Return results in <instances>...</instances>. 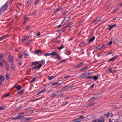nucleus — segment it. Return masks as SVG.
<instances>
[{
    "mask_svg": "<svg viewBox=\"0 0 122 122\" xmlns=\"http://www.w3.org/2000/svg\"><path fill=\"white\" fill-rule=\"evenodd\" d=\"M83 116H81L79 117L78 118L73 120V122H78L82 121L83 120Z\"/></svg>",
    "mask_w": 122,
    "mask_h": 122,
    "instance_id": "nucleus-2",
    "label": "nucleus"
},
{
    "mask_svg": "<svg viewBox=\"0 0 122 122\" xmlns=\"http://www.w3.org/2000/svg\"><path fill=\"white\" fill-rule=\"evenodd\" d=\"M64 47V46L63 45H61L58 48V50H60L63 49Z\"/></svg>",
    "mask_w": 122,
    "mask_h": 122,
    "instance_id": "nucleus-17",
    "label": "nucleus"
},
{
    "mask_svg": "<svg viewBox=\"0 0 122 122\" xmlns=\"http://www.w3.org/2000/svg\"><path fill=\"white\" fill-rule=\"evenodd\" d=\"M25 20L24 21V22L25 23V21L29 19L28 18H27V17H25L24 18Z\"/></svg>",
    "mask_w": 122,
    "mask_h": 122,
    "instance_id": "nucleus-56",
    "label": "nucleus"
},
{
    "mask_svg": "<svg viewBox=\"0 0 122 122\" xmlns=\"http://www.w3.org/2000/svg\"><path fill=\"white\" fill-rule=\"evenodd\" d=\"M71 76H64V77L65 79H66Z\"/></svg>",
    "mask_w": 122,
    "mask_h": 122,
    "instance_id": "nucleus-57",
    "label": "nucleus"
},
{
    "mask_svg": "<svg viewBox=\"0 0 122 122\" xmlns=\"http://www.w3.org/2000/svg\"><path fill=\"white\" fill-rule=\"evenodd\" d=\"M41 62L44 65V64L45 63V60L44 59H43L41 60Z\"/></svg>",
    "mask_w": 122,
    "mask_h": 122,
    "instance_id": "nucleus-47",
    "label": "nucleus"
},
{
    "mask_svg": "<svg viewBox=\"0 0 122 122\" xmlns=\"http://www.w3.org/2000/svg\"><path fill=\"white\" fill-rule=\"evenodd\" d=\"M63 83V82L62 81H59L58 82H55L51 84V86H52L55 85H57L58 86H60L61 84Z\"/></svg>",
    "mask_w": 122,
    "mask_h": 122,
    "instance_id": "nucleus-4",
    "label": "nucleus"
},
{
    "mask_svg": "<svg viewBox=\"0 0 122 122\" xmlns=\"http://www.w3.org/2000/svg\"><path fill=\"white\" fill-rule=\"evenodd\" d=\"M46 91V90L45 89H43L41 91H40L41 93H43L45 92Z\"/></svg>",
    "mask_w": 122,
    "mask_h": 122,
    "instance_id": "nucleus-46",
    "label": "nucleus"
},
{
    "mask_svg": "<svg viewBox=\"0 0 122 122\" xmlns=\"http://www.w3.org/2000/svg\"><path fill=\"white\" fill-rule=\"evenodd\" d=\"M4 78L3 76L0 75V80L1 81H3L4 80Z\"/></svg>",
    "mask_w": 122,
    "mask_h": 122,
    "instance_id": "nucleus-20",
    "label": "nucleus"
},
{
    "mask_svg": "<svg viewBox=\"0 0 122 122\" xmlns=\"http://www.w3.org/2000/svg\"><path fill=\"white\" fill-rule=\"evenodd\" d=\"M95 39V37L93 36L92 38L90 39L89 40L88 43L91 42H92Z\"/></svg>",
    "mask_w": 122,
    "mask_h": 122,
    "instance_id": "nucleus-10",
    "label": "nucleus"
},
{
    "mask_svg": "<svg viewBox=\"0 0 122 122\" xmlns=\"http://www.w3.org/2000/svg\"><path fill=\"white\" fill-rule=\"evenodd\" d=\"M92 78L95 81L98 78V77L97 76H92Z\"/></svg>",
    "mask_w": 122,
    "mask_h": 122,
    "instance_id": "nucleus-25",
    "label": "nucleus"
},
{
    "mask_svg": "<svg viewBox=\"0 0 122 122\" xmlns=\"http://www.w3.org/2000/svg\"><path fill=\"white\" fill-rule=\"evenodd\" d=\"M37 63H38L37 62H33L32 63V65H36Z\"/></svg>",
    "mask_w": 122,
    "mask_h": 122,
    "instance_id": "nucleus-48",
    "label": "nucleus"
},
{
    "mask_svg": "<svg viewBox=\"0 0 122 122\" xmlns=\"http://www.w3.org/2000/svg\"><path fill=\"white\" fill-rule=\"evenodd\" d=\"M0 60L2 62H3L4 63L5 62L4 60L3 59H1Z\"/></svg>",
    "mask_w": 122,
    "mask_h": 122,
    "instance_id": "nucleus-61",
    "label": "nucleus"
},
{
    "mask_svg": "<svg viewBox=\"0 0 122 122\" xmlns=\"http://www.w3.org/2000/svg\"><path fill=\"white\" fill-rule=\"evenodd\" d=\"M92 78V76H91V77H88L86 79H90Z\"/></svg>",
    "mask_w": 122,
    "mask_h": 122,
    "instance_id": "nucleus-54",
    "label": "nucleus"
},
{
    "mask_svg": "<svg viewBox=\"0 0 122 122\" xmlns=\"http://www.w3.org/2000/svg\"><path fill=\"white\" fill-rule=\"evenodd\" d=\"M51 55L50 53H46L44 54V56H49Z\"/></svg>",
    "mask_w": 122,
    "mask_h": 122,
    "instance_id": "nucleus-32",
    "label": "nucleus"
},
{
    "mask_svg": "<svg viewBox=\"0 0 122 122\" xmlns=\"http://www.w3.org/2000/svg\"><path fill=\"white\" fill-rule=\"evenodd\" d=\"M97 119H96L95 120H93L92 122H97Z\"/></svg>",
    "mask_w": 122,
    "mask_h": 122,
    "instance_id": "nucleus-49",
    "label": "nucleus"
},
{
    "mask_svg": "<svg viewBox=\"0 0 122 122\" xmlns=\"http://www.w3.org/2000/svg\"><path fill=\"white\" fill-rule=\"evenodd\" d=\"M98 22V21H97L96 19L93 21L92 22V23L95 25Z\"/></svg>",
    "mask_w": 122,
    "mask_h": 122,
    "instance_id": "nucleus-29",
    "label": "nucleus"
},
{
    "mask_svg": "<svg viewBox=\"0 0 122 122\" xmlns=\"http://www.w3.org/2000/svg\"><path fill=\"white\" fill-rule=\"evenodd\" d=\"M13 56L11 55H9L8 57V60L10 61V63L13 62Z\"/></svg>",
    "mask_w": 122,
    "mask_h": 122,
    "instance_id": "nucleus-5",
    "label": "nucleus"
},
{
    "mask_svg": "<svg viewBox=\"0 0 122 122\" xmlns=\"http://www.w3.org/2000/svg\"><path fill=\"white\" fill-rule=\"evenodd\" d=\"M17 119H19L18 118V116H17L16 117H15L14 118H13L12 119L14 120H15Z\"/></svg>",
    "mask_w": 122,
    "mask_h": 122,
    "instance_id": "nucleus-50",
    "label": "nucleus"
},
{
    "mask_svg": "<svg viewBox=\"0 0 122 122\" xmlns=\"http://www.w3.org/2000/svg\"><path fill=\"white\" fill-rule=\"evenodd\" d=\"M96 98L95 97H92L90 98V100H94Z\"/></svg>",
    "mask_w": 122,
    "mask_h": 122,
    "instance_id": "nucleus-37",
    "label": "nucleus"
},
{
    "mask_svg": "<svg viewBox=\"0 0 122 122\" xmlns=\"http://www.w3.org/2000/svg\"><path fill=\"white\" fill-rule=\"evenodd\" d=\"M60 37L59 36H58L57 37H56L55 38V40H56V41H57V40H58V39L59 38H60Z\"/></svg>",
    "mask_w": 122,
    "mask_h": 122,
    "instance_id": "nucleus-60",
    "label": "nucleus"
},
{
    "mask_svg": "<svg viewBox=\"0 0 122 122\" xmlns=\"http://www.w3.org/2000/svg\"><path fill=\"white\" fill-rule=\"evenodd\" d=\"M39 1V0H36L35 3V4L36 5L38 2Z\"/></svg>",
    "mask_w": 122,
    "mask_h": 122,
    "instance_id": "nucleus-62",
    "label": "nucleus"
},
{
    "mask_svg": "<svg viewBox=\"0 0 122 122\" xmlns=\"http://www.w3.org/2000/svg\"><path fill=\"white\" fill-rule=\"evenodd\" d=\"M100 46H101V48H103V47H104V48H105L106 47H107L104 44H103L102 45H101Z\"/></svg>",
    "mask_w": 122,
    "mask_h": 122,
    "instance_id": "nucleus-31",
    "label": "nucleus"
},
{
    "mask_svg": "<svg viewBox=\"0 0 122 122\" xmlns=\"http://www.w3.org/2000/svg\"><path fill=\"white\" fill-rule=\"evenodd\" d=\"M25 91V89H23L22 90L20 91L18 93V94H20L23 93Z\"/></svg>",
    "mask_w": 122,
    "mask_h": 122,
    "instance_id": "nucleus-24",
    "label": "nucleus"
},
{
    "mask_svg": "<svg viewBox=\"0 0 122 122\" xmlns=\"http://www.w3.org/2000/svg\"><path fill=\"white\" fill-rule=\"evenodd\" d=\"M5 67L6 69L8 71L9 70V66H6Z\"/></svg>",
    "mask_w": 122,
    "mask_h": 122,
    "instance_id": "nucleus-41",
    "label": "nucleus"
},
{
    "mask_svg": "<svg viewBox=\"0 0 122 122\" xmlns=\"http://www.w3.org/2000/svg\"><path fill=\"white\" fill-rule=\"evenodd\" d=\"M55 76H51L49 77H48V79L49 80H50L52 79H53Z\"/></svg>",
    "mask_w": 122,
    "mask_h": 122,
    "instance_id": "nucleus-22",
    "label": "nucleus"
},
{
    "mask_svg": "<svg viewBox=\"0 0 122 122\" xmlns=\"http://www.w3.org/2000/svg\"><path fill=\"white\" fill-rule=\"evenodd\" d=\"M38 69V68L37 67V66H35L34 67H33L32 68V69Z\"/></svg>",
    "mask_w": 122,
    "mask_h": 122,
    "instance_id": "nucleus-42",
    "label": "nucleus"
},
{
    "mask_svg": "<svg viewBox=\"0 0 122 122\" xmlns=\"http://www.w3.org/2000/svg\"><path fill=\"white\" fill-rule=\"evenodd\" d=\"M84 43H83V42L81 43L80 44H79V46H82V45H83Z\"/></svg>",
    "mask_w": 122,
    "mask_h": 122,
    "instance_id": "nucleus-52",
    "label": "nucleus"
},
{
    "mask_svg": "<svg viewBox=\"0 0 122 122\" xmlns=\"http://www.w3.org/2000/svg\"><path fill=\"white\" fill-rule=\"evenodd\" d=\"M10 65L11 66V67L12 69H13V70H14V69H13V68L14 67V66L13 62L10 63Z\"/></svg>",
    "mask_w": 122,
    "mask_h": 122,
    "instance_id": "nucleus-28",
    "label": "nucleus"
},
{
    "mask_svg": "<svg viewBox=\"0 0 122 122\" xmlns=\"http://www.w3.org/2000/svg\"><path fill=\"white\" fill-rule=\"evenodd\" d=\"M88 68V66H86L81 69L80 70V72H82L83 71H85Z\"/></svg>",
    "mask_w": 122,
    "mask_h": 122,
    "instance_id": "nucleus-6",
    "label": "nucleus"
},
{
    "mask_svg": "<svg viewBox=\"0 0 122 122\" xmlns=\"http://www.w3.org/2000/svg\"><path fill=\"white\" fill-rule=\"evenodd\" d=\"M56 42L57 43H60L61 42V41L60 40H58L56 41Z\"/></svg>",
    "mask_w": 122,
    "mask_h": 122,
    "instance_id": "nucleus-59",
    "label": "nucleus"
},
{
    "mask_svg": "<svg viewBox=\"0 0 122 122\" xmlns=\"http://www.w3.org/2000/svg\"><path fill=\"white\" fill-rule=\"evenodd\" d=\"M15 87L16 88L17 90H19L21 88V87L20 86L18 85L15 86Z\"/></svg>",
    "mask_w": 122,
    "mask_h": 122,
    "instance_id": "nucleus-16",
    "label": "nucleus"
},
{
    "mask_svg": "<svg viewBox=\"0 0 122 122\" xmlns=\"http://www.w3.org/2000/svg\"><path fill=\"white\" fill-rule=\"evenodd\" d=\"M51 55L52 56H53L54 55H56L57 53L55 52H52L51 53H50Z\"/></svg>",
    "mask_w": 122,
    "mask_h": 122,
    "instance_id": "nucleus-19",
    "label": "nucleus"
},
{
    "mask_svg": "<svg viewBox=\"0 0 122 122\" xmlns=\"http://www.w3.org/2000/svg\"><path fill=\"white\" fill-rule=\"evenodd\" d=\"M62 8L61 6H60L57 8L54 11V12L55 13L57 12L58 11L60 10Z\"/></svg>",
    "mask_w": 122,
    "mask_h": 122,
    "instance_id": "nucleus-9",
    "label": "nucleus"
},
{
    "mask_svg": "<svg viewBox=\"0 0 122 122\" xmlns=\"http://www.w3.org/2000/svg\"><path fill=\"white\" fill-rule=\"evenodd\" d=\"M56 95L55 93H53L52 95H51L50 97H54Z\"/></svg>",
    "mask_w": 122,
    "mask_h": 122,
    "instance_id": "nucleus-35",
    "label": "nucleus"
},
{
    "mask_svg": "<svg viewBox=\"0 0 122 122\" xmlns=\"http://www.w3.org/2000/svg\"><path fill=\"white\" fill-rule=\"evenodd\" d=\"M37 77H34L33 79H32L30 81V83H32L33 82H34L35 81L36 79V78Z\"/></svg>",
    "mask_w": 122,
    "mask_h": 122,
    "instance_id": "nucleus-23",
    "label": "nucleus"
},
{
    "mask_svg": "<svg viewBox=\"0 0 122 122\" xmlns=\"http://www.w3.org/2000/svg\"><path fill=\"white\" fill-rule=\"evenodd\" d=\"M24 56L25 57H26L27 56H28L29 54L27 53V52L26 51H24V52L23 53Z\"/></svg>",
    "mask_w": 122,
    "mask_h": 122,
    "instance_id": "nucleus-14",
    "label": "nucleus"
},
{
    "mask_svg": "<svg viewBox=\"0 0 122 122\" xmlns=\"http://www.w3.org/2000/svg\"><path fill=\"white\" fill-rule=\"evenodd\" d=\"M84 62H82L79 63L78 64L76 65L74 67V68H79L80 67L82 66V65L84 64Z\"/></svg>",
    "mask_w": 122,
    "mask_h": 122,
    "instance_id": "nucleus-3",
    "label": "nucleus"
},
{
    "mask_svg": "<svg viewBox=\"0 0 122 122\" xmlns=\"http://www.w3.org/2000/svg\"><path fill=\"white\" fill-rule=\"evenodd\" d=\"M103 52V51H101V52L99 53L98 55L97 56L98 57H99L100 56H101V55H100V54L102 53Z\"/></svg>",
    "mask_w": 122,
    "mask_h": 122,
    "instance_id": "nucleus-55",
    "label": "nucleus"
},
{
    "mask_svg": "<svg viewBox=\"0 0 122 122\" xmlns=\"http://www.w3.org/2000/svg\"><path fill=\"white\" fill-rule=\"evenodd\" d=\"M24 115L23 113H20V114H19L18 116L19 119H21L24 117Z\"/></svg>",
    "mask_w": 122,
    "mask_h": 122,
    "instance_id": "nucleus-7",
    "label": "nucleus"
},
{
    "mask_svg": "<svg viewBox=\"0 0 122 122\" xmlns=\"http://www.w3.org/2000/svg\"><path fill=\"white\" fill-rule=\"evenodd\" d=\"M81 76L83 78H84L87 76V74L86 73H84L82 74Z\"/></svg>",
    "mask_w": 122,
    "mask_h": 122,
    "instance_id": "nucleus-11",
    "label": "nucleus"
},
{
    "mask_svg": "<svg viewBox=\"0 0 122 122\" xmlns=\"http://www.w3.org/2000/svg\"><path fill=\"white\" fill-rule=\"evenodd\" d=\"M25 38H26L27 39H29L31 37V36L30 35H27V36H25Z\"/></svg>",
    "mask_w": 122,
    "mask_h": 122,
    "instance_id": "nucleus-26",
    "label": "nucleus"
},
{
    "mask_svg": "<svg viewBox=\"0 0 122 122\" xmlns=\"http://www.w3.org/2000/svg\"><path fill=\"white\" fill-rule=\"evenodd\" d=\"M30 118H24L23 120H24V121L25 122H27L28 120H30Z\"/></svg>",
    "mask_w": 122,
    "mask_h": 122,
    "instance_id": "nucleus-33",
    "label": "nucleus"
},
{
    "mask_svg": "<svg viewBox=\"0 0 122 122\" xmlns=\"http://www.w3.org/2000/svg\"><path fill=\"white\" fill-rule=\"evenodd\" d=\"M30 28V27L29 26H27L26 27V30H28Z\"/></svg>",
    "mask_w": 122,
    "mask_h": 122,
    "instance_id": "nucleus-36",
    "label": "nucleus"
},
{
    "mask_svg": "<svg viewBox=\"0 0 122 122\" xmlns=\"http://www.w3.org/2000/svg\"><path fill=\"white\" fill-rule=\"evenodd\" d=\"M73 24V23L71 22L68 23V24L63 29V30H64L65 28H66L67 27H69L70 26L72 25Z\"/></svg>",
    "mask_w": 122,
    "mask_h": 122,
    "instance_id": "nucleus-8",
    "label": "nucleus"
},
{
    "mask_svg": "<svg viewBox=\"0 0 122 122\" xmlns=\"http://www.w3.org/2000/svg\"><path fill=\"white\" fill-rule=\"evenodd\" d=\"M42 66V65L41 64H39L38 66H37L38 69L40 68Z\"/></svg>",
    "mask_w": 122,
    "mask_h": 122,
    "instance_id": "nucleus-43",
    "label": "nucleus"
},
{
    "mask_svg": "<svg viewBox=\"0 0 122 122\" xmlns=\"http://www.w3.org/2000/svg\"><path fill=\"white\" fill-rule=\"evenodd\" d=\"M69 87L68 86H65L62 88V90L63 91H65Z\"/></svg>",
    "mask_w": 122,
    "mask_h": 122,
    "instance_id": "nucleus-15",
    "label": "nucleus"
},
{
    "mask_svg": "<svg viewBox=\"0 0 122 122\" xmlns=\"http://www.w3.org/2000/svg\"><path fill=\"white\" fill-rule=\"evenodd\" d=\"M10 1H8L0 9V14L1 15L7 9L8 7V3H11L12 0H9Z\"/></svg>",
    "mask_w": 122,
    "mask_h": 122,
    "instance_id": "nucleus-1",
    "label": "nucleus"
},
{
    "mask_svg": "<svg viewBox=\"0 0 122 122\" xmlns=\"http://www.w3.org/2000/svg\"><path fill=\"white\" fill-rule=\"evenodd\" d=\"M9 94H6L4 96L5 97H6L7 96H8L10 95Z\"/></svg>",
    "mask_w": 122,
    "mask_h": 122,
    "instance_id": "nucleus-63",
    "label": "nucleus"
},
{
    "mask_svg": "<svg viewBox=\"0 0 122 122\" xmlns=\"http://www.w3.org/2000/svg\"><path fill=\"white\" fill-rule=\"evenodd\" d=\"M95 104V103L94 102H91L90 103H89L88 106H92L94 105Z\"/></svg>",
    "mask_w": 122,
    "mask_h": 122,
    "instance_id": "nucleus-21",
    "label": "nucleus"
},
{
    "mask_svg": "<svg viewBox=\"0 0 122 122\" xmlns=\"http://www.w3.org/2000/svg\"><path fill=\"white\" fill-rule=\"evenodd\" d=\"M118 10V9H117V8L115 9L113 11V13H115L116 11Z\"/></svg>",
    "mask_w": 122,
    "mask_h": 122,
    "instance_id": "nucleus-53",
    "label": "nucleus"
},
{
    "mask_svg": "<svg viewBox=\"0 0 122 122\" xmlns=\"http://www.w3.org/2000/svg\"><path fill=\"white\" fill-rule=\"evenodd\" d=\"M32 40H29L27 42V43H29L31 42H32Z\"/></svg>",
    "mask_w": 122,
    "mask_h": 122,
    "instance_id": "nucleus-64",
    "label": "nucleus"
},
{
    "mask_svg": "<svg viewBox=\"0 0 122 122\" xmlns=\"http://www.w3.org/2000/svg\"><path fill=\"white\" fill-rule=\"evenodd\" d=\"M97 122H104L103 119L102 118H100L97 119Z\"/></svg>",
    "mask_w": 122,
    "mask_h": 122,
    "instance_id": "nucleus-12",
    "label": "nucleus"
},
{
    "mask_svg": "<svg viewBox=\"0 0 122 122\" xmlns=\"http://www.w3.org/2000/svg\"><path fill=\"white\" fill-rule=\"evenodd\" d=\"M66 60L64 59V60H61L59 61V62L60 63H62L63 62L65 61Z\"/></svg>",
    "mask_w": 122,
    "mask_h": 122,
    "instance_id": "nucleus-44",
    "label": "nucleus"
},
{
    "mask_svg": "<svg viewBox=\"0 0 122 122\" xmlns=\"http://www.w3.org/2000/svg\"><path fill=\"white\" fill-rule=\"evenodd\" d=\"M56 58L58 59H61L60 57L57 54L56 55Z\"/></svg>",
    "mask_w": 122,
    "mask_h": 122,
    "instance_id": "nucleus-38",
    "label": "nucleus"
},
{
    "mask_svg": "<svg viewBox=\"0 0 122 122\" xmlns=\"http://www.w3.org/2000/svg\"><path fill=\"white\" fill-rule=\"evenodd\" d=\"M36 13V11H35L32 14V15H35Z\"/></svg>",
    "mask_w": 122,
    "mask_h": 122,
    "instance_id": "nucleus-58",
    "label": "nucleus"
},
{
    "mask_svg": "<svg viewBox=\"0 0 122 122\" xmlns=\"http://www.w3.org/2000/svg\"><path fill=\"white\" fill-rule=\"evenodd\" d=\"M104 115L107 117H109V113H108L107 114H105Z\"/></svg>",
    "mask_w": 122,
    "mask_h": 122,
    "instance_id": "nucleus-40",
    "label": "nucleus"
},
{
    "mask_svg": "<svg viewBox=\"0 0 122 122\" xmlns=\"http://www.w3.org/2000/svg\"><path fill=\"white\" fill-rule=\"evenodd\" d=\"M64 94H60L59 95V97H62L64 95Z\"/></svg>",
    "mask_w": 122,
    "mask_h": 122,
    "instance_id": "nucleus-51",
    "label": "nucleus"
},
{
    "mask_svg": "<svg viewBox=\"0 0 122 122\" xmlns=\"http://www.w3.org/2000/svg\"><path fill=\"white\" fill-rule=\"evenodd\" d=\"M101 46H97L96 47V50H99L101 48Z\"/></svg>",
    "mask_w": 122,
    "mask_h": 122,
    "instance_id": "nucleus-34",
    "label": "nucleus"
},
{
    "mask_svg": "<svg viewBox=\"0 0 122 122\" xmlns=\"http://www.w3.org/2000/svg\"><path fill=\"white\" fill-rule=\"evenodd\" d=\"M117 56H115L113 57L112 58H111L109 60V61H111L114 60L117 58Z\"/></svg>",
    "mask_w": 122,
    "mask_h": 122,
    "instance_id": "nucleus-13",
    "label": "nucleus"
},
{
    "mask_svg": "<svg viewBox=\"0 0 122 122\" xmlns=\"http://www.w3.org/2000/svg\"><path fill=\"white\" fill-rule=\"evenodd\" d=\"M5 107V106L0 107V110H2L4 109Z\"/></svg>",
    "mask_w": 122,
    "mask_h": 122,
    "instance_id": "nucleus-27",
    "label": "nucleus"
},
{
    "mask_svg": "<svg viewBox=\"0 0 122 122\" xmlns=\"http://www.w3.org/2000/svg\"><path fill=\"white\" fill-rule=\"evenodd\" d=\"M116 26V24H115L112 25L111 26H109L110 27L109 28V30H110L112 28Z\"/></svg>",
    "mask_w": 122,
    "mask_h": 122,
    "instance_id": "nucleus-18",
    "label": "nucleus"
},
{
    "mask_svg": "<svg viewBox=\"0 0 122 122\" xmlns=\"http://www.w3.org/2000/svg\"><path fill=\"white\" fill-rule=\"evenodd\" d=\"M8 74H6V79L8 80L9 79V77H8Z\"/></svg>",
    "mask_w": 122,
    "mask_h": 122,
    "instance_id": "nucleus-45",
    "label": "nucleus"
},
{
    "mask_svg": "<svg viewBox=\"0 0 122 122\" xmlns=\"http://www.w3.org/2000/svg\"><path fill=\"white\" fill-rule=\"evenodd\" d=\"M96 20L98 22L99 21L100 19V17H98L96 19Z\"/></svg>",
    "mask_w": 122,
    "mask_h": 122,
    "instance_id": "nucleus-39",
    "label": "nucleus"
},
{
    "mask_svg": "<svg viewBox=\"0 0 122 122\" xmlns=\"http://www.w3.org/2000/svg\"><path fill=\"white\" fill-rule=\"evenodd\" d=\"M40 50H36L35 51V54H38V53H40Z\"/></svg>",
    "mask_w": 122,
    "mask_h": 122,
    "instance_id": "nucleus-30",
    "label": "nucleus"
}]
</instances>
